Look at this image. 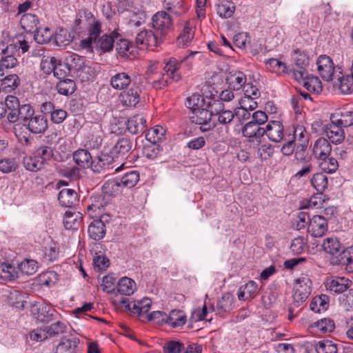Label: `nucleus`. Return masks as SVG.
Returning <instances> with one entry per match:
<instances>
[{
	"label": "nucleus",
	"mask_w": 353,
	"mask_h": 353,
	"mask_svg": "<svg viewBox=\"0 0 353 353\" xmlns=\"http://www.w3.org/2000/svg\"><path fill=\"white\" fill-rule=\"evenodd\" d=\"M19 271L8 263H0V278L5 281H12L18 277Z\"/></svg>",
	"instance_id": "obj_41"
},
{
	"label": "nucleus",
	"mask_w": 353,
	"mask_h": 353,
	"mask_svg": "<svg viewBox=\"0 0 353 353\" xmlns=\"http://www.w3.org/2000/svg\"><path fill=\"white\" fill-rule=\"evenodd\" d=\"M79 343L77 338L65 339L57 345L56 353H79Z\"/></svg>",
	"instance_id": "obj_26"
},
{
	"label": "nucleus",
	"mask_w": 353,
	"mask_h": 353,
	"mask_svg": "<svg viewBox=\"0 0 353 353\" xmlns=\"http://www.w3.org/2000/svg\"><path fill=\"white\" fill-rule=\"evenodd\" d=\"M327 229V221L321 215L313 216L307 225V232L313 237L323 236Z\"/></svg>",
	"instance_id": "obj_11"
},
{
	"label": "nucleus",
	"mask_w": 353,
	"mask_h": 353,
	"mask_svg": "<svg viewBox=\"0 0 353 353\" xmlns=\"http://www.w3.org/2000/svg\"><path fill=\"white\" fill-rule=\"evenodd\" d=\"M165 134V130L161 125H156L148 131L145 137L150 143H158L161 141Z\"/></svg>",
	"instance_id": "obj_49"
},
{
	"label": "nucleus",
	"mask_w": 353,
	"mask_h": 353,
	"mask_svg": "<svg viewBox=\"0 0 353 353\" xmlns=\"http://www.w3.org/2000/svg\"><path fill=\"white\" fill-rule=\"evenodd\" d=\"M212 100L214 98H208L206 106L192 111V114L190 117L191 122L201 125V130L203 132L215 126L214 122H211V120L213 119Z\"/></svg>",
	"instance_id": "obj_2"
},
{
	"label": "nucleus",
	"mask_w": 353,
	"mask_h": 353,
	"mask_svg": "<svg viewBox=\"0 0 353 353\" xmlns=\"http://www.w3.org/2000/svg\"><path fill=\"white\" fill-rule=\"evenodd\" d=\"M314 326L323 333L331 332L335 328V324L331 319H323L314 323Z\"/></svg>",
	"instance_id": "obj_63"
},
{
	"label": "nucleus",
	"mask_w": 353,
	"mask_h": 353,
	"mask_svg": "<svg viewBox=\"0 0 353 353\" xmlns=\"http://www.w3.org/2000/svg\"><path fill=\"white\" fill-rule=\"evenodd\" d=\"M34 39L40 44L47 43L51 41L53 32L48 27L43 28H37L34 32Z\"/></svg>",
	"instance_id": "obj_47"
},
{
	"label": "nucleus",
	"mask_w": 353,
	"mask_h": 353,
	"mask_svg": "<svg viewBox=\"0 0 353 353\" xmlns=\"http://www.w3.org/2000/svg\"><path fill=\"white\" fill-rule=\"evenodd\" d=\"M127 128L134 134L143 132L146 128V119L141 115H134L128 120Z\"/></svg>",
	"instance_id": "obj_25"
},
{
	"label": "nucleus",
	"mask_w": 353,
	"mask_h": 353,
	"mask_svg": "<svg viewBox=\"0 0 353 353\" xmlns=\"http://www.w3.org/2000/svg\"><path fill=\"white\" fill-rule=\"evenodd\" d=\"M336 80L334 81V85L339 86V88L343 94H348L351 91V88L353 85V62L351 68V75H342L339 74L336 75Z\"/></svg>",
	"instance_id": "obj_27"
},
{
	"label": "nucleus",
	"mask_w": 353,
	"mask_h": 353,
	"mask_svg": "<svg viewBox=\"0 0 353 353\" xmlns=\"http://www.w3.org/2000/svg\"><path fill=\"white\" fill-rule=\"evenodd\" d=\"M235 11V6L230 0H221L216 4L217 14L223 19L230 18Z\"/></svg>",
	"instance_id": "obj_33"
},
{
	"label": "nucleus",
	"mask_w": 353,
	"mask_h": 353,
	"mask_svg": "<svg viewBox=\"0 0 353 353\" xmlns=\"http://www.w3.org/2000/svg\"><path fill=\"white\" fill-rule=\"evenodd\" d=\"M37 268V262L33 259H26L18 265V271L27 275L34 274Z\"/></svg>",
	"instance_id": "obj_52"
},
{
	"label": "nucleus",
	"mask_w": 353,
	"mask_h": 353,
	"mask_svg": "<svg viewBox=\"0 0 353 353\" xmlns=\"http://www.w3.org/2000/svg\"><path fill=\"white\" fill-rule=\"evenodd\" d=\"M140 179L139 172L137 170H129L120 179L123 187L131 188L134 187Z\"/></svg>",
	"instance_id": "obj_44"
},
{
	"label": "nucleus",
	"mask_w": 353,
	"mask_h": 353,
	"mask_svg": "<svg viewBox=\"0 0 353 353\" xmlns=\"http://www.w3.org/2000/svg\"><path fill=\"white\" fill-rule=\"evenodd\" d=\"M115 49L119 56L127 59L135 57L134 46L126 39H119L115 45Z\"/></svg>",
	"instance_id": "obj_24"
},
{
	"label": "nucleus",
	"mask_w": 353,
	"mask_h": 353,
	"mask_svg": "<svg viewBox=\"0 0 353 353\" xmlns=\"http://www.w3.org/2000/svg\"><path fill=\"white\" fill-rule=\"evenodd\" d=\"M73 159L79 167L85 168L89 167L92 161V156L88 150L79 149L74 152Z\"/></svg>",
	"instance_id": "obj_39"
},
{
	"label": "nucleus",
	"mask_w": 353,
	"mask_h": 353,
	"mask_svg": "<svg viewBox=\"0 0 353 353\" xmlns=\"http://www.w3.org/2000/svg\"><path fill=\"white\" fill-rule=\"evenodd\" d=\"M194 37V31L190 26V23L186 22L182 32L176 39V45L181 48L188 46Z\"/></svg>",
	"instance_id": "obj_34"
},
{
	"label": "nucleus",
	"mask_w": 353,
	"mask_h": 353,
	"mask_svg": "<svg viewBox=\"0 0 353 353\" xmlns=\"http://www.w3.org/2000/svg\"><path fill=\"white\" fill-rule=\"evenodd\" d=\"M39 21V18L36 14L28 13L21 16L20 24L27 32H34L38 28Z\"/></svg>",
	"instance_id": "obj_30"
},
{
	"label": "nucleus",
	"mask_w": 353,
	"mask_h": 353,
	"mask_svg": "<svg viewBox=\"0 0 353 353\" xmlns=\"http://www.w3.org/2000/svg\"><path fill=\"white\" fill-rule=\"evenodd\" d=\"M198 53L194 52L191 53L189 56H186L181 61H179L175 58H170L166 63L164 68L159 73L153 75L150 78L148 81L150 83L152 88L156 90L163 89L167 87L172 81H179L181 79V74L179 69L181 66L187 62L190 57L194 54Z\"/></svg>",
	"instance_id": "obj_1"
},
{
	"label": "nucleus",
	"mask_w": 353,
	"mask_h": 353,
	"mask_svg": "<svg viewBox=\"0 0 353 353\" xmlns=\"http://www.w3.org/2000/svg\"><path fill=\"white\" fill-rule=\"evenodd\" d=\"M312 281L307 276H301L296 280L294 285L293 304L299 307L304 303L311 293Z\"/></svg>",
	"instance_id": "obj_4"
},
{
	"label": "nucleus",
	"mask_w": 353,
	"mask_h": 353,
	"mask_svg": "<svg viewBox=\"0 0 353 353\" xmlns=\"http://www.w3.org/2000/svg\"><path fill=\"white\" fill-rule=\"evenodd\" d=\"M243 135L249 139L250 142H256L258 145L260 139L265 134V128L260 127L254 122L247 123L242 128Z\"/></svg>",
	"instance_id": "obj_15"
},
{
	"label": "nucleus",
	"mask_w": 353,
	"mask_h": 353,
	"mask_svg": "<svg viewBox=\"0 0 353 353\" xmlns=\"http://www.w3.org/2000/svg\"><path fill=\"white\" fill-rule=\"evenodd\" d=\"M123 105L135 107L140 101V89L137 86L132 87L121 94Z\"/></svg>",
	"instance_id": "obj_21"
},
{
	"label": "nucleus",
	"mask_w": 353,
	"mask_h": 353,
	"mask_svg": "<svg viewBox=\"0 0 353 353\" xmlns=\"http://www.w3.org/2000/svg\"><path fill=\"white\" fill-rule=\"evenodd\" d=\"M163 11L170 15L179 17L184 14L187 10L183 0H164L163 2Z\"/></svg>",
	"instance_id": "obj_18"
},
{
	"label": "nucleus",
	"mask_w": 353,
	"mask_h": 353,
	"mask_svg": "<svg viewBox=\"0 0 353 353\" xmlns=\"http://www.w3.org/2000/svg\"><path fill=\"white\" fill-rule=\"evenodd\" d=\"M206 101L204 97L199 94H193L187 99L186 106L192 111L206 106Z\"/></svg>",
	"instance_id": "obj_48"
},
{
	"label": "nucleus",
	"mask_w": 353,
	"mask_h": 353,
	"mask_svg": "<svg viewBox=\"0 0 353 353\" xmlns=\"http://www.w3.org/2000/svg\"><path fill=\"white\" fill-rule=\"evenodd\" d=\"M303 86L310 92L319 93L322 90V83L316 76H307L304 80Z\"/></svg>",
	"instance_id": "obj_51"
},
{
	"label": "nucleus",
	"mask_w": 353,
	"mask_h": 353,
	"mask_svg": "<svg viewBox=\"0 0 353 353\" xmlns=\"http://www.w3.org/2000/svg\"><path fill=\"white\" fill-rule=\"evenodd\" d=\"M212 112H213V122L215 121L221 125L227 126L234 119V116L239 114V109L236 108L234 112L226 110L225 105L220 100H212Z\"/></svg>",
	"instance_id": "obj_3"
},
{
	"label": "nucleus",
	"mask_w": 353,
	"mask_h": 353,
	"mask_svg": "<svg viewBox=\"0 0 353 353\" xmlns=\"http://www.w3.org/2000/svg\"><path fill=\"white\" fill-rule=\"evenodd\" d=\"M3 103L6 110H9L7 117L8 120L11 123H14L18 108H19L21 105L18 98L12 95L7 96Z\"/></svg>",
	"instance_id": "obj_32"
},
{
	"label": "nucleus",
	"mask_w": 353,
	"mask_h": 353,
	"mask_svg": "<svg viewBox=\"0 0 353 353\" xmlns=\"http://www.w3.org/2000/svg\"><path fill=\"white\" fill-rule=\"evenodd\" d=\"M58 281V274L54 271H49L39 276V281L43 285L51 287Z\"/></svg>",
	"instance_id": "obj_62"
},
{
	"label": "nucleus",
	"mask_w": 353,
	"mask_h": 353,
	"mask_svg": "<svg viewBox=\"0 0 353 353\" xmlns=\"http://www.w3.org/2000/svg\"><path fill=\"white\" fill-rule=\"evenodd\" d=\"M23 164L27 170L34 172L41 170L43 168L41 163L34 156V154L24 157Z\"/></svg>",
	"instance_id": "obj_56"
},
{
	"label": "nucleus",
	"mask_w": 353,
	"mask_h": 353,
	"mask_svg": "<svg viewBox=\"0 0 353 353\" xmlns=\"http://www.w3.org/2000/svg\"><path fill=\"white\" fill-rule=\"evenodd\" d=\"M311 183L316 191L321 194L327 188V177L323 172H319L314 174L311 179Z\"/></svg>",
	"instance_id": "obj_45"
},
{
	"label": "nucleus",
	"mask_w": 353,
	"mask_h": 353,
	"mask_svg": "<svg viewBox=\"0 0 353 353\" xmlns=\"http://www.w3.org/2000/svg\"><path fill=\"white\" fill-rule=\"evenodd\" d=\"M329 306V297L325 294H321L312 299L310 307L314 312H321L327 309Z\"/></svg>",
	"instance_id": "obj_40"
},
{
	"label": "nucleus",
	"mask_w": 353,
	"mask_h": 353,
	"mask_svg": "<svg viewBox=\"0 0 353 353\" xmlns=\"http://www.w3.org/2000/svg\"><path fill=\"white\" fill-rule=\"evenodd\" d=\"M321 248L325 253L333 256L339 254L343 248L339 239L334 236L324 239Z\"/></svg>",
	"instance_id": "obj_22"
},
{
	"label": "nucleus",
	"mask_w": 353,
	"mask_h": 353,
	"mask_svg": "<svg viewBox=\"0 0 353 353\" xmlns=\"http://www.w3.org/2000/svg\"><path fill=\"white\" fill-rule=\"evenodd\" d=\"M135 41L137 45L157 47L163 41V39L151 30H143L137 34Z\"/></svg>",
	"instance_id": "obj_13"
},
{
	"label": "nucleus",
	"mask_w": 353,
	"mask_h": 353,
	"mask_svg": "<svg viewBox=\"0 0 353 353\" xmlns=\"http://www.w3.org/2000/svg\"><path fill=\"white\" fill-rule=\"evenodd\" d=\"M119 36L117 32H112L111 34H103L95 42L97 50L103 52H110L114 47L115 39Z\"/></svg>",
	"instance_id": "obj_23"
},
{
	"label": "nucleus",
	"mask_w": 353,
	"mask_h": 353,
	"mask_svg": "<svg viewBox=\"0 0 353 353\" xmlns=\"http://www.w3.org/2000/svg\"><path fill=\"white\" fill-rule=\"evenodd\" d=\"M121 186L120 179H109L103 185V190L106 194H113L121 192Z\"/></svg>",
	"instance_id": "obj_59"
},
{
	"label": "nucleus",
	"mask_w": 353,
	"mask_h": 353,
	"mask_svg": "<svg viewBox=\"0 0 353 353\" xmlns=\"http://www.w3.org/2000/svg\"><path fill=\"white\" fill-rule=\"evenodd\" d=\"M186 322V316L181 310H173L167 318V323L172 327L183 325Z\"/></svg>",
	"instance_id": "obj_42"
},
{
	"label": "nucleus",
	"mask_w": 353,
	"mask_h": 353,
	"mask_svg": "<svg viewBox=\"0 0 353 353\" xmlns=\"http://www.w3.org/2000/svg\"><path fill=\"white\" fill-rule=\"evenodd\" d=\"M35 310L37 312L36 317L39 321L48 323L52 321L54 310L50 305L41 304L37 305ZM34 314L36 315V313L34 312Z\"/></svg>",
	"instance_id": "obj_37"
},
{
	"label": "nucleus",
	"mask_w": 353,
	"mask_h": 353,
	"mask_svg": "<svg viewBox=\"0 0 353 353\" xmlns=\"http://www.w3.org/2000/svg\"><path fill=\"white\" fill-rule=\"evenodd\" d=\"M113 159L108 154H101L94 159H92L89 165L92 171L97 174H101L110 168Z\"/></svg>",
	"instance_id": "obj_20"
},
{
	"label": "nucleus",
	"mask_w": 353,
	"mask_h": 353,
	"mask_svg": "<svg viewBox=\"0 0 353 353\" xmlns=\"http://www.w3.org/2000/svg\"><path fill=\"white\" fill-rule=\"evenodd\" d=\"M34 109L30 104H22L18 108L14 123L18 120L21 121L22 125L26 123L34 114Z\"/></svg>",
	"instance_id": "obj_38"
},
{
	"label": "nucleus",
	"mask_w": 353,
	"mask_h": 353,
	"mask_svg": "<svg viewBox=\"0 0 353 353\" xmlns=\"http://www.w3.org/2000/svg\"><path fill=\"white\" fill-rule=\"evenodd\" d=\"M34 156L39 160L43 166L51 160L53 157L52 149L47 145H43L37 148L34 152Z\"/></svg>",
	"instance_id": "obj_46"
},
{
	"label": "nucleus",
	"mask_w": 353,
	"mask_h": 353,
	"mask_svg": "<svg viewBox=\"0 0 353 353\" xmlns=\"http://www.w3.org/2000/svg\"><path fill=\"white\" fill-rule=\"evenodd\" d=\"M57 46L62 47L68 46L72 41L70 33L65 29L61 28L54 37Z\"/></svg>",
	"instance_id": "obj_57"
},
{
	"label": "nucleus",
	"mask_w": 353,
	"mask_h": 353,
	"mask_svg": "<svg viewBox=\"0 0 353 353\" xmlns=\"http://www.w3.org/2000/svg\"><path fill=\"white\" fill-rule=\"evenodd\" d=\"M23 125L32 134H43L48 128V121L45 115L35 113Z\"/></svg>",
	"instance_id": "obj_9"
},
{
	"label": "nucleus",
	"mask_w": 353,
	"mask_h": 353,
	"mask_svg": "<svg viewBox=\"0 0 353 353\" xmlns=\"http://www.w3.org/2000/svg\"><path fill=\"white\" fill-rule=\"evenodd\" d=\"M317 353H337L338 348L336 343L330 340L319 341L315 345Z\"/></svg>",
	"instance_id": "obj_50"
},
{
	"label": "nucleus",
	"mask_w": 353,
	"mask_h": 353,
	"mask_svg": "<svg viewBox=\"0 0 353 353\" xmlns=\"http://www.w3.org/2000/svg\"><path fill=\"white\" fill-rule=\"evenodd\" d=\"M226 80L230 88L234 90H239L246 84L247 79L243 72L236 71L234 73H230Z\"/></svg>",
	"instance_id": "obj_29"
},
{
	"label": "nucleus",
	"mask_w": 353,
	"mask_h": 353,
	"mask_svg": "<svg viewBox=\"0 0 353 353\" xmlns=\"http://www.w3.org/2000/svg\"><path fill=\"white\" fill-rule=\"evenodd\" d=\"M70 72V68L68 63H61L60 61L57 62L55 64L53 74L55 77L60 80L65 79V77Z\"/></svg>",
	"instance_id": "obj_61"
},
{
	"label": "nucleus",
	"mask_w": 353,
	"mask_h": 353,
	"mask_svg": "<svg viewBox=\"0 0 353 353\" xmlns=\"http://www.w3.org/2000/svg\"><path fill=\"white\" fill-rule=\"evenodd\" d=\"M332 151L330 142L325 138L316 139L314 143L312 153L315 158L321 160L327 159Z\"/></svg>",
	"instance_id": "obj_17"
},
{
	"label": "nucleus",
	"mask_w": 353,
	"mask_h": 353,
	"mask_svg": "<svg viewBox=\"0 0 353 353\" xmlns=\"http://www.w3.org/2000/svg\"><path fill=\"white\" fill-rule=\"evenodd\" d=\"M316 70L319 76L325 81H332L335 77V67L332 59L327 55H321L316 61Z\"/></svg>",
	"instance_id": "obj_7"
},
{
	"label": "nucleus",
	"mask_w": 353,
	"mask_h": 353,
	"mask_svg": "<svg viewBox=\"0 0 353 353\" xmlns=\"http://www.w3.org/2000/svg\"><path fill=\"white\" fill-rule=\"evenodd\" d=\"M110 216L108 214H103L99 219L94 220L88 226V234L91 239L94 241L102 239L106 232L105 223H109Z\"/></svg>",
	"instance_id": "obj_10"
},
{
	"label": "nucleus",
	"mask_w": 353,
	"mask_h": 353,
	"mask_svg": "<svg viewBox=\"0 0 353 353\" xmlns=\"http://www.w3.org/2000/svg\"><path fill=\"white\" fill-rule=\"evenodd\" d=\"M90 199V203L88 205V210H100L108 204V201H106L105 196L101 194L92 195Z\"/></svg>",
	"instance_id": "obj_53"
},
{
	"label": "nucleus",
	"mask_w": 353,
	"mask_h": 353,
	"mask_svg": "<svg viewBox=\"0 0 353 353\" xmlns=\"http://www.w3.org/2000/svg\"><path fill=\"white\" fill-rule=\"evenodd\" d=\"M334 263L353 269V246L343 249L339 253Z\"/></svg>",
	"instance_id": "obj_31"
},
{
	"label": "nucleus",
	"mask_w": 353,
	"mask_h": 353,
	"mask_svg": "<svg viewBox=\"0 0 353 353\" xmlns=\"http://www.w3.org/2000/svg\"><path fill=\"white\" fill-rule=\"evenodd\" d=\"M131 77L126 72L117 73L113 75L110 81L111 86L119 90L127 88L131 84Z\"/></svg>",
	"instance_id": "obj_28"
},
{
	"label": "nucleus",
	"mask_w": 353,
	"mask_h": 353,
	"mask_svg": "<svg viewBox=\"0 0 353 353\" xmlns=\"http://www.w3.org/2000/svg\"><path fill=\"white\" fill-rule=\"evenodd\" d=\"M80 216L79 213L67 211L65 213L63 219V225L67 230L77 229L79 222L78 218Z\"/></svg>",
	"instance_id": "obj_54"
},
{
	"label": "nucleus",
	"mask_w": 353,
	"mask_h": 353,
	"mask_svg": "<svg viewBox=\"0 0 353 353\" xmlns=\"http://www.w3.org/2000/svg\"><path fill=\"white\" fill-rule=\"evenodd\" d=\"M350 280L344 277L331 276L325 281V286L327 290L340 294L345 292L350 287Z\"/></svg>",
	"instance_id": "obj_14"
},
{
	"label": "nucleus",
	"mask_w": 353,
	"mask_h": 353,
	"mask_svg": "<svg viewBox=\"0 0 353 353\" xmlns=\"http://www.w3.org/2000/svg\"><path fill=\"white\" fill-rule=\"evenodd\" d=\"M172 17L170 14L163 10L157 12L153 15L152 18V26L157 30L158 34H160L161 37L172 31L174 28Z\"/></svg>",
	"instance_id": "obj_5"
},
{
	"label": "nucleus",
	"mask_w": 353,
	"mask_h": 353,
	"mask_svg": "<svg viewBox=\"0 0 353 353\" xmlns=\"http://www.w3.org/2000/svg\"><path fill=\"white\" fill-rule=\"evenodd\" d=\"M133 142L127 137L119 138L110 150L111 158L113 160L127 159L132 152Z\"/></svg>",
	"instance_id": "obj_6"
},
{
	"label": "nucleus",
	"mask_w": 353,
	"mask_h": 353,
	"mask_svg": "<svg viewBox=\"0 0 353 353\" xmlns=\"http://www.w3.org/2000/svg\"><path fill=\"white\" fill-rule=\"evenodd\" d=\"M232 302V296L230 293H226L218 300L216 310L219 313L225 312L230 309Z\"/></svg>",
	"instance_id": "obj_58"
},
{
	"label": "nucleus",
	"mask_w": 353,
	"mask_h": 353,
	"mask_svg": "<svg viewBox=\"0 0 353 353\" xmlns=\"http://www.w3.org/2000/svg\"><path fill=\"white\" fill-rule=\"evenodd\" d=\"M20 83V79L16 74H8L0 77V84L5 92H12L15 90Z\"/></svg>",
	"instance_id": "obj_36"
},
{
	"label": "nucleus",
	"mask_w": 353,
	"mask_h": 353,
	"mask_svg": "<svg viewBox=\"0 0 353 353\" xmlns=\"http://www.w3.org/2000/svg\"><path fill=\"white\" fill-rule=\"evenodd\" d=\"M323 131L330 141L334 144H340L345 139L343 128L332 121H330V123L323 126Z\"/></svg>",
	"instance_id": "obj_12"
},
{
	"label": "nucleus",
	"mask_w": 353,
	"mask_h": 353,
	"mask_svg": "<svg viewBox=\"0 0 353 353\" xmlns=\"http://www.w3.org/2000/svg\"><path fill=\"white\" fill-rule=\"evenodd\" d=\"M120 305L126 310L130 312L141 316L147 313L152 305V301L149 298H144L142 300L129 302L126 297H123L120 300Z\"/></svg>",
	"instance_id": "obj_8"
},
{
	"label": "nucleus",
	"mask_w": 353,
	"mask_h": 353,
	"mask_svg": "<svg viewBox=\"0 0 353 353\" xmlns=\"http://www.w3.org/2000/svg\"><path fill=\"white\" fill-rule=\"evenodd\" d=\"M265 134L271 141L280 143L284 138L283 126L279 121H271L265 128Z\"/></svg>",
	"instance_id": "obj_16"
},
{
	"label": "nucleus",
	"mask_w": 353,
	"mask_h": 353,
	"mask_svg": "<svg viewBox=\"0 0 353 353\" xmlns=\"http://www.w3.org/2000/svg\"><path fill=\"white\" fill-rule=\"evenodd\" d=\"M161 152V148L157 143H150L143 148V154L150 160H154L157 158Z\"/></svg>",
	"instance_id": "obj_55"
},
{
	"label": "nucleus",
	"mask_w": 353,
	"mask_h": 353,
	"mask_svg": "<svg viewBox=\"0 0 353 353\" xmlns=\"http://www.w3.org/2000/svg\"><path fill=\"white\" fill-rule=\"evenodd\" d=\"M135 290V282L128 277L121 278L119 279L117 285V290L121 294L130 296L134 293Z\"/></svg>",
	"instance_id": "obj_35"
},
{
	"label": "nucleus",
	"mask_w": 353,
	"mask_h": 353,
	"mask_svg": "<svg viewBox=\"0 0 353 353\" xmlns=\"http://www.w3.org/2000/svg\"><path fill=\"white\" fill-rule=\"evenodd\" d=\"M58 200L61 205L65 208H71L79 201L77 192L70 188L62 189L58 194Z\"/></svg>",
	"instance_id": "obj_19"
},
{
	"label": "nucleus",
	"mask_w": 353,
	"mask_h": 353,
	"mask_svg": "<svg viewBox=\"0 0 353 353\" xmlns=\"http://www.w3.org/2000/svg\"><path fill=\"white\" fill-rule=\"evenodd\" d=\"M294 59L296 65L300 69H306L309 65V57L304 51L296 50Z\"/></svg>",
	"instance_id": "obj_64"
},
{
	"label": "nucleus",
	"mask_w": 353,
	"mask_h": 353,
	"mask_svg": "<svg viewBox=\"0 0 353 353\" xmlns=\"http://www.w3.org/2000/svg\"><path fill=\"white\" fill-rule=\"evenodd\" d=\"M57 89L60 94L65 96L71 95L77 89V85L74 80L70 79H64L60 80L57 84Z\"/></svg>",
	"instance_id": "obj_43"
},
{
	"label": "nucleus",
	"mask_w": 353,
	"mask_h": 353,
	"mask_svg": "<svg viewBox=\"0 0 353 353\" xmlns=\"http://www.w3.org/2000/svg\"><path fill=\"white\" fill-rule=\"evenodd\" d=\"M17 167L18 164L14 159L6 158L0 160V171L2 173L8 174L14 172Z\"/></svg>",
	"instance_id": "obj_60"
}]
</instances>
